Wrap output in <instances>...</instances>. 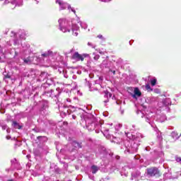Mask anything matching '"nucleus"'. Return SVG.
Listing matches in <instances>:
<instances>
[{
	"instance_id": "11",
	"label": "nucleus",
	"mask_w": 181,
	"mask_h": 181,
	"mask_svg": "<svg viewBox=\"0 0 181 181\" xmlns=\"http://www.w3.org/2000/svg\"><path fill=\"white\" fill-rule=\"evenodd\" d=\"M156 78H153L151 80V84L153 87L154 86H156Z\"/></svg>"
},
{
	"instance_id": "12",
	"label": "nucleus",
	"mask_w": 181,
	"mask_h": 181,
	"mask_svg": "<svg viewBox=\"0 0 181 181\" xmlns=\"http://www.w3.org/2000/svg\"><path fill=\"white\" fill-rule=\"evenodd\" d=\"M24 63H25V64H28V63H30V57H28L26 59H23Z\"/></svg>"
},
{
	"instance_id": "4",
	"label": "nucleus",
	"mask_w": 181,
	"mask_h": 181,
	"mask_svg": "<svg viewBox=\"0 0 181 181\" xmlns=\"http://www.w3.org/2000/svg\"><path fill=\"white\" fill-rule=\"evenodd\" d=\"M136 95L137 97H141V95H142V93L139 91V88H134V94L132 95L133 98H136Z\"/></svg>"
},
{
	"instance_id": "16",
	"label": "nucleus",
	"mask_w": 181,
	"mask_h": 181,
	"mask_svg": "<svg viewBox=\"0 0 181 181\" xmlns=\"http://www.w3.org/2000/svg\"><path fill=\"white\" fill-rule=\"evenodd\" d=\"M4 78H11V75L6 74V75L4 76Z\"/></svg>"
},
{
	"instance_id": "17",
	"label": "nucleus",
	"mask_w": 181,
	"mask_h": 181,
	"mask_svg": "<svg viewBox=\"0 0 181 181\" xmlns=\"http://www.w3.org/2000/svg\"><path fill=\"white\" fill-rule=\"evenodd\" d=\"M40 138H46V136H38L37 139H40Z\"/></svg>"
},
{
	"instance_id": "14",
	"label": "nucleus",
	"mask_w": 181,
	"mask_h": 181,
	"mask_svg": "<svg viewBox=\"0 0 181 181\" xmlns=\"http://www.w3.org/2000/svg\"><path fill=\"white\" fill-rule=\"evenodd\" d=\"M94 60H98V59H100V55H95L94 57H93Z\"/></svg>"
},
{
	"instance_id": "9",
	"label": "nucleus",
	"mask_w": 181,
	"mask_h": 181,
	"mask_svg": "<svg viewBox=\"0 0 181 181\" xmlns=\"http://www.w3.org/2000/svg\"><path fill=\"white\" fill-rule=\"evenodd\" d=\"M146 90L148 93H151V91H153V89H152V88H151V85H149V84H146Z\"/></svg>"
},
{
	"instance_id": "22",
	"label": "nucleus",
	"mask_w": 181,
	"mask_h": 181,
	"mask_svg": "<svg viewBox=\"0 0 181 181\" xmlns=\"http://www.w3.org/2000/svg\"><path fill=\"white\" fill-rule=\"evenodd\" d=\"M43 74H45V72H42L40 76H43Z\"/></svg>"
},
{
	"instance_id": "18",
	"label": "nucleus",
	"mask_w": 181,
	"mask_h": 181,
	"mask_svg": "<svg viewBox=\"0 0 181 181\" xmlns=\"http://www.w3.org/2000/svg\"><path fill=\"white\" fill-rule=\"evenodd\" d=\"M98 37L99 39H103V35H98Z\"/></svg>"
},
{
	"instance_id": "1",
	"label": "nucleus",
	"mask_w": 181,
	"mask_h": 181,
	"mask_svg": "<svg viewBox=\"0 0 181 181\" xmlns=\"http://www.w3.org/2000/svg\"><path fill=\"white\" fill-rule=\"evenodd\" d=\"M147 175L151 177H160L162 176V173L159 170V168L156 167H151L146 169Z\"/></svg>"
},
{
	"instance_id": "15",
	"label": "nucleus",
	"mask_w": 181,
	"mask_h": 181,
	"mask_svg": "<svg viewBox=\"0 0 181 181\" xmlns=\"http://www.w3.org/2000/svg\"><path fill=\"white\" fill-rule=\"evenodd\" d=\"M176 161L177 162H181V157H177L176 158Z\"/></svg>"
},
{
	"instance_id": "10",
	"label": "nucleus",
	"mask_w": 181,
	"mask_h": 181,
	"mask_svg": "<svg viewBox=\"0 0 181 181\" xmlns=\"http://www.w3.org/2000/svg\"><path fill=\"white\" fill-rule=\"evenodd\" d=\"M26 33H25L24 32L22 33L21 35H20V37L21 39H23V40H26Z\"/></svg>"
},
{
	"instance_id": "13",
	"label": "nucleus",
	"mask_w": 181,
	"mask_h": 181,
	"mask_svg": "<svg viewBox=\"0 0 181 181\" xmlns=\"http://www.w3.org/2000/svg\"><path fill=\"white\" fill-rule=\"evenodd\" d=\"M56 3L59 4V5H63V1H62V0H57Z\"/></svg>"
},
{
	"instance_id": "19",
	"label": "nucleus",
	"mask_w": 181,
	"mask_h": 181,
	"mask_svg": "<svg viewBox=\"0 0 181 181\" xmlns=\"http://www.w3.org/2000/svg\"><path fill=\"white\" fill-rule=\"evenodd\" d=\"M72 118H73V119H76V118H77V117H76V115H73Z\"/></svg>"
},
{
	"instance_id": "6",
	"label": "nucleus",
	"mask_w": 181,
	"mask_h": 181,
	"mask_svg": "<svg viewBox=\"0 0 181 181\" xmlns=\"http://www.w3.org/2000/svg\"><path fill=\"white\" fill-rule=\"evenodd\" d=\"M53 54V52L52 51H47L45 53L42 54L41 56L42 57H49V56H52Z\"/></svg>"
},
{
	"instance_id": "24",
	"label": "nucleus",
	"mask_w": 181,
	"mask_h": 181,
	"mask_svg": "<svg viewBox=\"0 0 181 181\" xmlns=\"http://www.w3.org/2000/svg\"><path fill=\"white\" fill-rule=\"evenodd\" d=\"M0 48H1V45H0Z\"/></svg>"
},
{
	"instance_id": "7",
	"label": "nucleus",
	"mask_w": 181,
	"mask_h": 181,
	"mask_svg": "<svg viewBox=\"0 0 181 181\" xmlns=\"http://www.w3.org/2000/svg\"><path fill=\"white\" fill-rule=\"evenodd\" d=\"M12 125L14 128H16V129H21V128H22V127L19 125V123H18L16 121H13Z\"/></svg>"
},
{
	"instance_id": "8",
	"label": "nucleus",
	"mask_w": 181,
	"mask_h": 181,
	"mask_svg": "<svg viewBox=\"0 0 181 181\" xmlns=\"http://www.w3.org/2000/svg\"><path fill=\"white\" fill-rule=\"evenodd\" d=\"M92 168V173L95 174L97 173V172H98V167H97V165H92L91 167Z\"/></svg>"
},
{
	"instance_id": "5",
	"label": "nucleus",
	"mask_w": 181,
	"mask_h": 181,
	"mask_svg": "<svg viewBox=\"0 0 181 181\" xmlns=\"http://www.w3.org/2000/svg\"><path fill=\"white\" fill-rule=\"evenodd\" d=\"M72 146H74L76 148H78V149L82 148L81 143H78L77 141H73L72 142Z\"/></svg>"
},
{
	"instance_id": "20",
	"label": "nucleus",
	"mask_w": 181,
	"mask_h": 181,
	"mask_svg": "<svg viewBox=\"0 0 181 181\" xmlns=\"http://www.w3.org/2000/svg\"><path fill=\"white\" fill-rule=\"evenodd\" d=\"M11 136H6V139H10Z\"/></svg>"
},
{
	"instance_id": "3",
	"label": "nucleus",
	"mask_w": 181,
	"mask_h": 181,
	"mask_svg": "<svg viewBox=\"0 0 181 181\" xmlns=\"http://www.w3.org/2000/svg\"><path fill=\"white\" fill-rule=\"evenodd\" d=\"M104 94H105L104 97L105 98H107V100H103V102L107 103L110 101L108 98H111L112 97V94L108 92L107 90L104 91Z\"/></svg>"
},
{
	"instance_id": "2",
	"label": "nucleus",
	"mask_w": 181,
	"mask_h": 181,
	"mask_svg": "<svg viewBox=\"0 0 181 181\" xmlns=\"http://www.w3.org/2000/svg\"><path fill=\"white\" fill-rule=\"evenodd\" d=\"M84 57H86V55H81L78 52H75L72 56V59L78 62H80V60L81 62H84Z\"/></svg>"
},
{
	"instance_id": "23",
	"label": "nucleus",
	"mask_w": 181,
	"mask_h": 181,
	"mask_svg": "<svg viewBox=\"0 0 181 181\" xmlns=\"http://www.w3.org/2000/svg\"><path fill=\"white\" fill-rule=\"evenodd\" d=\"M1 57H0V60H1Z\"/></svg>"
},
{
	"instance_id": "21",
	"label": "nucleus",
	"mask_w": 181,
	"mask_h": 181,
	"mask_svg": "<svg viewBox=\"0 0 181 181\" xmlns=\"http://www.w3.org/2000/svg\"><path fill=\"white\" fill-rule=\"evenodd\" d=\"M112 73L115 75V71H112Z\"/></svg>"
}]
</instances>
